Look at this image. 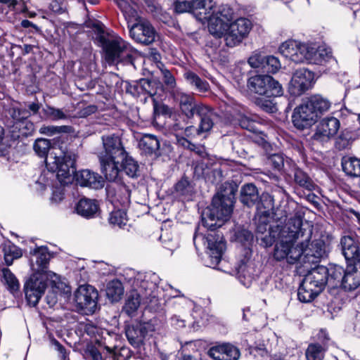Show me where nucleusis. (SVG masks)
I'll list each match as a JSON object with an SVG mask.
<instances>
[{"mask_svg":"<svg viewBox=\"0 0 360 360\" xmlns=\"http://www.w3.org/2000/svg\"><path fill=\"white\" fill-rule=\"evenodd\" d=\"M33 148L34 152L41 158H45V162L46 163V158L52 153L49 151L51 149V142L46 139H37L34 145Z\"/></svg>","mask_w":360,"mask_h":360,"instance_id":"43","label":"nucleus"},{"mask_svg":"<svg viewBox=\"0 0 360 360\" xmlns=\"http://www.w3.org/2000/svg\"><path fill=\"white\" fill-rule=\"evenodd\" d=\"M176 141H177V143L185 148H187L188 150L191 149V146H193V143H192L191 142H190L188 140H187L186 139L184 138V137H179L178 136H176Z\"/></svg>","mask_w":360,"mask_h":360,"instance_id":"64","label":"nucleus"},{"mask_svg":"<svg viewBox=\"0 0 360 360\" xmlns=\"http://www.w3.org/2000/svg\"><path fill=\"white\" fill-rule=\"evenodd\" d=\"M356 266H349L345 270L342 287L347 290H354L360 285V271Z\"/></svg>","mask_w":360,"mask_h":360,"instance_id":"28","label":"nucleus"},{"mask_svg":"<svg viewBox=\"0 0 360 360\" xmlns=\"http://www.w3.org/2000/svg\"><path fill=\"white\" fill-rule=\"evenodd\" d=\"M129 35L136 42L149 45L156 37V32L151 23L145 19H139L136 22L128 25Z\"/></svg>","mask_w":360,"mask_h":360,"instance_id":"15","label":"nucleus"},{"mask_svg":"<svg viewBox=\"0 0 360 360\" xmlns=\"http://www.w3.org/2000/svg\"><path fill=\"white\" fill-rule=\"evenodd\" d=\"M326 266H318L304 278L299 289L298 299L302 302H311L327 284Z\"/></svg>","mask_w":360,"mask_h":360,"instance_id":"5","label":"nucleus"},{"mask_svg":"<svg viewBox=\"0 0 360 360\" xmlns=\"http://www.w3.org/2000/svg\"><path fill=\"white\" fill-rule=\"evenodd\" d=\"M266 56L258 52H254L248 58V63L252 68H257L263 71Z\"/></svg>","mask_w":360,"mask_h":360,"instance_id":"49","label":"nucleus"},{"mask_svg":"<svg viewBox=\"0 0 360 360\" xmlns=\"http://www.w3.org/2000/svg\"><path fill=\"white\" fill-rule=\"evenodd\" d=\"M89 353L92 360H103L101 353L95 347H91Z\"/></svg>","mask_w":360,"mask_h":360,"instance_id":"62","label":"nucleus"},{"mask_svg":"<svg viewBox=\"0 0 360 360\" xmlns=\"http://www.w3.org/2000/svg\"><path fill=\"white\" fill-rule=\"evenodd\" d=\"M105 59L110 65H131L135 68L136 51L132 46L120 37H102L101 39Z\"/></svg>","mask_w":360,"mask_h":360,"instance_id":"4","label":"nucleus"},{"mask_svg":"<svg viewBox=\"0 0 360 360\" xmlns=\"http://www.w3.org/2000/svg\"><path fill=\"white\" fill-rule=\"evenodd\" d=\"M213 125L214 122L212 117H201L198 128H196L194 126L187 127L184 129V134L187 137L191 138L195 136V135H200L202 133L210 131L211 129L213 127Z\"/></svg>","mask_w":360,"mask_h":360,"instance_id":"32","label":"nucleus"},{"mask_svg":"<svg viewBox=\"0 0 360 360\" xmlns=\"http://www.w3.org/2000/svg\"><path fill=\"white\" fill-rule=\"evenodd\" d=\"M139 146L142 153L146 155L158 157L160 153V141L158 137L153 134H144L139 141Z\"/></svg>","mask_w":360,"mask_h":360,"instance_id":"25","label":"nucleus"},{"mask_svg":"<svg viewBox=\"0 0 360 360\" xmlns=\"http://www.w3.org/2000/svg\"><path fill=\"white\" fill-rule=\"evenodd\" d=\"M252 27L251 21L245 18H239L230 22L226 34V45L229 47L239 45L248 37Z\"/></svg>","mask_w":360,"mask_h":360,"instance_id":"11","label":"nucleus"},{"mask_svg":"<svg viewBox=\"0 0 360 360\" xmlns=\"http://www.w3.org/2000/svg\"><path fill=\"white\" fill-rule=\"evenodd\" d=\"M44 112L49 118L53 121L65 120L68 117V115L63 110L52 106H46Z\"/></svg>","mask_w":360,"mask_h":360,"instance_id":"51","label":"nucleus"},{"mask_svg":"<svg viewBox=\"0 0 360 360\" xmlns=\"http://www.w3.org/2000/svg\"><path fill=\"white\" fill-rule=\"evenodd\" d=\"M76 210L83 217L92 218L98 212V204L95 200L84 198L77 202Z\"/></svg>","mask_w":360,"mask_h":360,"instance_id":"27","label":"nucleus"},{"mask_svg":"<svg viewBox=\"0 0 360 360\" xmlns=\"http://www.w3.org/2000/svg\"><path fill=\"white\" fill-rule=\"evenodd\" d=\"M326 346H321L319 344H310L306 350V357L307 360H323Z\"/></svg>","mask_w":360,"mask_h":360,"instance_id":"44","label":"nucleus"},{"mask_svg":"<svg viewBox=\"0 0 360 360\" xmlns=\"http://www.w3.org/2000/svg\"><path fill=\"white\" fill-rule=\"evenodd\" d=\"M184 77L187 82L199 92H206L210 89V85L207 81L202 79L191 71L186 72Z\"/></svg>","mask_w":360,"mask_h":360,"instance_id":"37","label":"nucleus"},{"mask_svg":"<svg viewBox=\"0 0 360 360\" xmlns=\"http://www.w3.org/2000/svg\"><path fill=\"white\" fill-rule=\"evenodd\" d=\"M302 220L297 214L290 217L285 226L279 231L276 238L278 241L275 245L274 257L281 261L286 259L288 263L293 264L302 256V248L300 244L294 245L297 239L305 236L304 241L307 242L311 237V230L307 231L302 229Z\"/></svg>","mask_w":360,"mask_h":360,"instance_id":"1","label":"nucleus"},{"mask_svg":"<svg viewBox=\"0 0 360 360\" xmlns=\"http://www.w3.org/2000/svg\"><path fill=\"white\" fill-rule=\"evenodd\" d=\"M51 343L55 349L58 352V356L61 360H69V353L58 340L53 339L51 340Z\"/></svg>","mask_w":360,"mask_h":360,"instance_id":"55","label":"nucleus"},{"mask_svg":"<svg viewBox=\"0 0 360 360\" xmlns=\"http://www.w3.org/2000/svg\"><path fill=\"white\" fill-rule=\"evenodd\" d=\"M326 270L327 284L331 288L342 286L345 269L340 265L329 264Z\"/></svg>","mask_w":360,"mask_h":360,"instance_id":"30","label":"nucleus"},{"mask_svg":"<svg viewBox=\"0 0 360 360\" xmlns=\"http://www.w3.org/2000/svg\"><path fill=\"white\" fill-rule=\"evenodd\" d=\"M76 181L81 186L99 189L103 187L104 181L101 176L89 169H83L76 174Z\"/></svg>","mask_w":360,"mask_h":360,"instance_id":"23","label":"nucleus"},{"mask_svg":"<svg viewBox=\"0 0 360 360\" xmlns=\"http://www.w3.org/2000/svg\"><path fill=\"white\" fill-rule=\"evenodd\" d=\"M76 155L74 153H65L61 158L57 156L56 153H51L46 158V167L53 172L62 185L72 182L76 173L75 167Z\"/></svg>","mask_w":360,"mask_h":360,"instance_id":"6","label":"nucleus"},{"mask_svg":"<svg viewBox=\"0 0 360 360\" xmlns=\"http://www.w3.org/2000/svg\"><path fill=\"white\" fill-rule=\"evenodd\" d=\"M71 127L69 126H53V125H44L39 129L41 134L53 136L58 134L68 133L70 131Z\"/></svg>","mask_w":360,"mask_h":360,"instance_id":"47","label":"nucleus"},{"mask_svg":"<svg viewBox=\"0 0 360 360\" xmlns=\"http://www.w3.org/2000/svg\"><path fill=\"white\" fill-rule=\"evenodd\" d=\"M30 254L35 257V264L33 263V259H31L32 269L37 271L36 273L44 274V271L46 268L50 259L48 248L45 246L39 247L31 250Z\"/></svg>","mask_w":360,"mask_h":360,"instance_id":"26","label":"nucleus"},{"mask_svg":"<svg viewBox=\"0 0 360 360\" xmlns=\"http://www.w3.org/2000/svg\"><path fill=\"white\" fill-rule=\"evenodd\" d=\"M292 119L293 124L297 129H304L314 124L318 120V117L307 100L295 108Z\"/></svg>","mask_w":360,"mask_h":360,"instance_id":"17","label":"nucleus"},{"mask_svg":"<svg viewBox=\"0 0 360 360\" xmlns=\"http://www.w3.org/2000/svg\"><path fill=\"white\" fill-rule=\"evenodd\" d=\"M3 280L2 282L6 285L8 290L15 293L18 292L20 288V283L15 276L8 268L2 269Z\"/></svg>","mask_w":360,"mask_h":360,"instance_id":"41","label":"nucleus"},{"mask_svg":"<svg viewBox=\"0 0 360 360\" xmlns=\"http://www.w3.org/2000/svg\"><path fill=\"white\" fill-rule=\"evenodd\" d=\"M279 51L284 57L296 63L307 62L323 65L332 58L330 49L315 44H304L294 40L283 42L279 47Z\"/></svg>","mask_w":360,"mask_h":360,"instance_id":"3","label":"nucleus"},{"mask_svg":"<svg viewBox=\"0 0 360 360\" xmlns=\"http://www.w3.org/2000/svg\"><path fill=\"white\" fill-rule=\"evenodd\" d=\"M341 164L342 170L347 175L354 177L360 176V159L345 156L342 158Z\"/></svg>","mask_w":360,"mask_h":360,"instance_id":"34","label":"nucleus"},{"mask_svg":"<svg viewBox=\"0 0 360 360\" xmlns=\"http://www.w3.org/2000/svg\"><path fill=\"white\" fill-rule=\"evenodd\" d=\"M4 253L8 254L13 257H21V250L14 245H8L4 248Z\"/></svg>","mask_w":360,"mask_h":360,"instance_id":"58","label":"nucleus"},{"mask_svg":"<svg viewBox=\"0 0 360 360\" xmlns=\"http://www.w3.org/2000/svg\"><path fill=\"white\" fill-rule=\"evenodd\" d=\"M160 70L162 75L163 82L166 86L170 89H174L176 87V83L174 75L169 70L164 68L163 65L160 68Z\"/></svg>","mask_w":360,"mask_h":360,"instance_id":"54","label":"nucleus"},{"mask_svg":"<svg viewBox=\"0 0 360 360\" xmlns=\"http://www.w3.org/2000/svg\"><path fill=\"white\" fill-rule=\"evenodd\" d=\"M222 352L224 360H237L240 356L238 348L231 344H222Z\"/></svg>","mask_w":360,"mask_h":360,"instance_id":"52","label":"nucleus"},{"mask_svg":"<svg viewBox=\"0 0 360 360\" xmlns=\"http://www.w3.org/2000/svg\"><path fill=\"white\" fill-rule=\"evenodd\" d=\"M176 191L181 195H191L193 188L187 179H181L175 186Z\"/></svg>","mask_w":360,"mask_h":360,"instance_id":"50","label":"nucleus"},{"mask_svg":"<svg viewBox=\"0 0 360 360\" xmlns=\"http://www.w3.org/2000/svg\"><path fill=\"white\" fill-rule=\"evenodd\" d=\"M238 120L240 126L243 129L254 134H259L262 132V125L256 118L245 115H240L238 117Z\"/></svg>","mask_w":360,"mask_h":360,"instance_id":"36","label":"nucleus"},{"mask_svg":"<svg viewBox=\"0 0 360 360\" xmlns=\"http://www.w3.org/2000/svg\"><path fill=\"white\" fill-rule=\"evenodd\" d=\"M281 229L278 226H270L266 221L259 220L256 228L257 240H260L261 245L265 247L271 246Z\"/></svg>","mask_w":360,"mask_h":360,"instance_id":"22","label":"nucleus"},{"mask_svg":"<svg viewBox=\"0 0 360 360\" xmlns=\"http://www.w3.org/2000/svg\"><path fill=\"white\" fill-rule=\"evenodd\" d=\"M105 293L112 302L119 301L124 294L122 283L117 279L110 281L106 285Z\"/></svg>","mask_w":360,"mask_h":360,"instance_id":"35","label":"nucleus"},{"mask_svg":"<svg viewBox=\"0 0 360 360\" xmlns=\"http://www.w3.org/2000/svg\"><path fill=\"white\" fill-rule=\"evenodd\" d=\"M302 256L300 259L302 263L316 264L325 255V243L322 240H315L309 245L304 242L300 243Z\"/></svg>","mask_w":360,"mask_h":360,"instance_id":"21","label":"nucleus"},{"mask_svg":"<svg viewBox=\"0 0 360 360\" xmlns=\"http://www.w3.org/2000/svg\"><path fill=\"white\" fill-rule=\"evenodd\" d=\"M174 98L179 103L181 112L187 118H192L195 115H198L200 118L213 117L212 110L203 103L196 101L191 94L177 91L174 94Z\"/></svg>","mask_w":360,"mask_h":360,"instance_id":"8","label":"nucleus"},{"mask_svg":"<svg viewBox=\"0 0 360 360\" xmlns=\"http://www.w3.org/2000/svg\"><path fill=\"white\" fill-rule=\"evenodd\" d=\"M212 172L211 164L207 160L198 162L194 167V174L198 178L208 179Z\"/></svg>","mask_w":360,"mask_h":360,"instance_id":"45","label":"nucleus"},{"mask_svg":"<svg viewBox=\"0 0 360 360\" xmlns=\"http://www.w3.org/2000/svg\"><path fill=\"white\" fill-rule=\"evenodd\" d=\"M103 149L98 153L100 161L124 158L126 151L120 136L115 134L101 136Z\"/></svg>","mask_w":360,"mask_h":360,"instance_id":"12","label":"nucleus"},{"mask_svg":"<svg viewBox=\"0 0 360 360\" xmlns=\"http://www.w3.org/2000/svg\"><path fill=\"white\" fill-rule=\"evenodd\" d=\"M281 63L278 58L274 56H266L263 72L274 74L281 68Z\"/></svg>","mask_w":360,"mask_h":360,"instance_id":"48","label":"nucleus"},{"mask_svg":"<svg viewBox=\"0 0 360 360\" xmlns=\"http://www.w3.org/2000/svg\"><path fill=\"white\" fill-rule=\"evenodd\" d=\"M98 291L89 285H82L75 292L74 301L82 313L93 314L97 307Z\"/></svg>","mask_w":360,"mask_h":360,"instance_id":"10","label":"nucleus"},{"mask_svg":"<svg viewBox=\"0 0 360 360\" xmlns=\"http://www.w3.org/2000/svg\"><path fill=\"white\" fill-rule=\"evenodd\" d=\"M198 239L205 240L204 243H207L208 254L210 257V264L213 266V268H216L226 250V243L222 234L219 232H214L204 236L196 233L193 237V242L195 245Z\"/></svg>","mask_w":360,"mask_h":360,"instance_id":"9","label":"nucleus"},{"mask_svg":"<svg viewBox=\"0 0 360 360\" xmlns=\"http://www.w3.org/2000/svg\"><path fill=\"white\" fill-rule=\"evenodd\" d=\"M191 1L187 0H176L173 3L174 11L177 14L184 13H191Z\"/></svg>","mask_w":360,"mask_h":360,"instance_id":"53","label":"nucleus"},{"mask_svg":"<svg viewBox=\"0 0 360 360\" xmlns=\"http://www.w3.org/2000/svg\"><path fill=\"white\" fill-rule=\"evenodd\" d=\"M108 220L110 224L121 228L127 224V214L121 210H114L110 212Z\"/></svg>","mask_w":360,"mask_h":360,"instance_id":"46","label":"nucleus"},{"mask_svg":"<svg viewBox=\"0 0 360 360\" xmlns=\"http://www.w3.org/2000/svg\"><path fill=\"white\" fill-rule=\"evenodd\" d=\"M259 199L258 190L253 184H247L242 186L240 193V201L247 207H252L258 202Z\"/></svg>","mask_w":360,"mask_h":360,"instance_id":"29","label":"nucleus"},{"mask_svg":"<svg viewBox=\"0 0 360 360\" xmlns=\"http://www.w3.org/2000/svg\"><path fill=\"white\" fill-rule=\"evenodd\" d=\"M46 276L43 273L33 274L24 286L26 299L31 306H36L46 288Z\"/></svg>","mask_w":360,"mask_h":360,"instance_id":"14","label":"nucleus"},{"mask_svg":"<svg viewBox=\"0 0 360 360\" xmlns=\"http://www.w3.org/2000/svg\"><path fill=\"white\" fill-rule=\"evenodd\" d=\"M120 167L127 176L134 178L137 176L139 165L137 162L131 157H128L127 153L124 154V158H120Z\"/></svg>","mask_w":360,"mask_h":360,"instance_id":"39","label":"nucleus"},{"mask_svg":"<svg viewBox=\"0 0 360 360\" xmlns=\"http://www.w3.org/2000/svg\"><path fill=\"white\" fill-rule=\"evenodd\" d=\"M313 79L312 72L304 68L297 70L289 84L290 93L295 96L302 94L311 88Z\"/></svg>","mask_w":360,"mask_h":360,"instance_id":"19","label":"nucleus"},{"mask_svg":"<svg viewBox=\"0 0 360 360\" xmlns=\"http://www.w3.org/2000/svg\"><path fill=\"white\" fill-rule=\"evenodd\" d=\"M232 19V12L229 8H223L210 14L206 20L210 33L217 38L224 37L229 30V21Z\"/></svg>","mask_w":360,"mask_h":360,"instance_id":"13","label":"nucleus"},{"mask_svg":"<svg viewBox=\"0 0 360 360\" xmlns=\"http://www.w3.org/2000/svg\"><path fill=\"white\" fill-rule=\"evenodd\" d=\"M155 330L150 322H134L125 328V335L129 342L134 347H140L149 332Z\"/></svg>","mask_w":360,"mask_h":360,"instance_id":"18","label":"nucleus"},{"mask_svg":"<svg viewBox=\"0 0 360 360\" xmlns=\"http://www.w3.org/2000/svg\"><path fill=\"white\" fill-rule=\"evenodd\" d=\"M141 304V295L137 291H132L128 296L125 304L123 307L124 311L128 316H134Z\"/></svg>","mask_w":360,"mask_h":360,"instance_id":"38","label":"nucleus"},{"mask_svg":"<svg viewBox=\"0 0 360 360\" xmlns=\"http://www.w3.org/2000/svg\"><path fill=\"white\" fill-rule=\"evenodd\" d=\"M267 161L275 170L280 172L284 169L285 164H288L290 160L283 153H278L269 155L267 156Z\"/></svg>","mask_w":360,"mask_h":360,"instance_id":"42","label":"nucleus"},{"mask_svg":"<svg viewBox=\"0 0 360 360\" xmlns=\"http://www.w3.org/2000/svg\"><path fill=\"white\" fill-rule=\"evenodd\" d=\"M294 180L295 183L297 184L300 186L303 187L308 191H312L315 188V184H314L311 179L307 175V173L299 168L295 169Z\"/></svg>","mask_w":360,"mask_h":360,"instance_id":"40","label":"nucleus"},{"mask_svg":"<svg viewBox=\"0 0 360 360\" xmlns=\"http://www.w3.org/2000/svg\"><path fill=\"white\" fill-rule=\"evenodd\" d=\"M222 345L212 347L208 351L209 356L215 360H224Z\"/></svg>","mask_w":360,"mask_h":360,"instance_id":"56","label":"nucleus"},{"mask_svg":"<svg viewBox=\"0 0 360 360\" xmlns=\"http://www.w3.org/2000/svg\"><path fill=\"white\" fill-rule=\"evenodd\" d=\"M127 91L135 96H139L141 94L154 96L163 91V85L158 79L142 78L134 84H129L127 88Z\"/></svg>","mask_w":360,"mask_h":360,"instance_id":"20","label":"nucleus"},{"mask_svg":"<svg viewBox=\"0 0 360 360\" xmlns=\"http://www.w3.org/2000/svg\"><path fill=\"white\" fill-rule=\"evenodd\" d=\"M309 105L316 112L318 118L327 112L331 105L330 102L320 95H314L307 100Z\"/></svg>","mask_w":360,"mask_h":360,"instance_id":"33","label":"nucleus"},{"mask_svg":"<svg viewBox=\"0 0 360 360\" xmlns=\"http://www.w3.org/2000/svg\"><path fill=\"white\" fill-rule=\"evenodd\" d=\"M247 86L251 92L267 98L283 94L281 84L268 75H256L250 77Z\"/></svg>","mask_w":360,"mask_h":360,"instance_id":"7","label":"nucleus"},{"mask_svg":"<svg viewBox=\"0 0 360 360\" xmlns=\"http://www.w3.org/2000/svg\"><path fill=\"white\" fill-rule=\"evenodd\" d=\"M190 150L195 153L196 155H199L200 158L203 159L207 156V153L205 150V148L202 145L193 144V146H191Z\"/></svg>","mask_w":360,"mask_h":360,"instance_id":"60","label":"nucleus"},{"mask_svg":"<svg viewBox=\"0 0 360 360\" xmlns=\"http://www.w3.org/2000/svg\"><path fill=\"white\" fill-rule=\"evenodd\" d=\"M238 186L233 182H225L213 197L212 204L202 213L203 226L214 230L229 220L233 211Z\"/></svg>","mask_w":360,"mask_h":360,"instance_id":"2","label":"nucleus"},{"mask_svg":"<svg viewBox=\"0 0 360 360\" xmlns=\"http://www.w3.org/2000/svg\"><path fill=\"white\" fill-rule=\"evenodd\" d=\"M45 299L50 307L55 306L58 301L56 294L54 292H49Z\"/></svg>","mask_w":360,"mask_h":360,"instance_id":"61","label":"nucleus"},{"mask_svg":"<svg viewBox=\"0 0 360 360\" xmlns=\"http://www.w3.org/2000/svg\"><path fill=\"white\" fill-rule=\"evenodd\" d=\"M102 172L109 181H115L119 176L121 172L119 165H120V159L107 160L106 161H100Z\"/></svg>","mask_w":360,"mask_h":360,"instance_id":"31","label":"nucleus"},{"mask_svg":"<svg viewBox=\"0 0 360 360\" xmlns=\"http://www.w3.org/2000/svg\"><path fill=\"white\" fill-rule=\"evenodd\" d=\"M349 144H350V139L349 138L346 137V136L345 134H341L338 137V139L336 141V147L339 150H342V149L346 148Z\"/></svg>","mask_w":360,"mask_h":360,"instance_id":"59","label":"nucleus"},{"mask_svg":"<svg viewBox=\"0 0 360 360\" xmlns=\"http://www.w3.org/2000/svg\"><path fill=\"white\" fill-rule=\"evenodd\" d=\"M97 107L94 105H90L83 108L81 111V115L83 117H87L96 112Z\"/></svg>","mask_w":360,"mask_h":360,"instance_id":"63","label":"nucleus"},{"mask_svg":"<svg viewBox=\"0 0 360 360\" xmlns=\"http://www.w3.org/2000/svg\"><path fill=\"white\" fill-rule=\"evenodd\" d=\"M191 14L195 18L202 22H205L210 15V11L213 8L212 0H191Z\"/></svg>","mask_w":360,"mask_h":360,"instance_id":"24","label":"nucleus"},{"mask_svg":"<svg viewBox=\"0 0 360 360\" xmlns=\"http://www.w3.org/2000/svg\"><path fill=\"white\" fill-rule=\"evenodd\" d=\"M340 126V121L334 117H326L322 119L311 136L312 141L320 143L329 141L337 134Z\"/></svg>","mask_w":360,"mask_h":360,"instance_id":"16","label":"nucleus"},{"mask_svg":"<svg viewBox=\"0 0 360 360\" xmlns=\"http://www.w3.org/2000/svg\"><path fill=\"white\" fill-rule=\"evenodd\" d=\"M236 237L241 243H250L253 239V234L248 230L241 229L238 231Z\"/></svg>","mask_w":360,"mask_h":360,"instance_id":"57","label":"nucleus"}]
</instances>
